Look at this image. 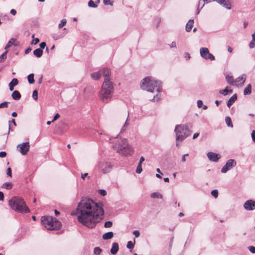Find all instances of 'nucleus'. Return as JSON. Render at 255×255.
<instances>
[{"label": "nucleus", "instance_id": "nucleus-21", "mask_svg": "<svg viewBox=\"0 0 255 255\" xmlns=\"http://www.w3.org/2000/svg\"><path fill=\"white\" fill-rule=\"evenodd\" d=\"M114 237V233L113 232H109L103 235V239L105 240H107L112 239Z\"/></svg>", "mask_w": 255, "mask_h": 255}, {"label": "nucleus", "instance_id": "nucleus-45", "mask_svg": "<svg viewBox=\"0 0 255 255\" xmlns=\"http://www.w3.org/2000/svg\"><path fill=\"white\" fill-rule=\"evenodd\" d=\"M103 2L105 5H113V2L111 0H104Z\"/></svg>", "mask_w": 255, "mask_h": 255}, {"label": "nucleus", "instance_id": "nucleus-29", "mask_svg": "<svg viewBox=\"0 0 255 255\" xmlns=\"http://www.w3.org/2000/svg\"><path fill=\"white\" fill-rule=\"evenodd\" d=\"M15 41H16L15 39L11 38L10 40H9V41L8 42V43H7L6 46H5L4 49H7L9 48L10 47H11L13 44L14 42H15Z\"/></svg>", "mask_w": 255, "mask_h": 255}, {"label": "nucleus", "instance_id": "nucleus-8", "mask_svg": "<svg viewBox=\"0 0 255 255\" xmlns=\"http://www.w3.org/2000/svg\"><path fill=\"white\" fill-rule=\"evenodd\" d=\"M98 171L103 174L110 172L113 167V164L108 161H103L100 162L98 165Z\"/></svg>", "mask_w": 255, "mask_h": 255}, {"label": "nucleus", "instance_id": "nucleus-20", "mask_svg": "<svg viewBox=\"0 0 255 255\" xmlns=\"http://www.w3.org/2000/svg\"><path fill=\"white\" fill-rule=\"evenodd\" d=\"M11 97L14 100H18L21 98V95L18 91L15 90L12 93Z\"/></svg>", "mask_w": 255, "mask_h": 255}, {"label": "nucleus", "instance_id": "nucleus-6", "mask_svg": "<svg viewBox=\"0 0 255 255\" xmlns=\"http://www.w3.org/2000/svg\"><path fill=\"white\" fill-rule=\"evenodd\" d=\"M176 134V140L183 141L186 137L191 134V131L189 129V127L187 125H176L174 129Z\"/></svg>", "mask_w": 255, "mask_h": 255}, {"label": "nucleus", "instance_id": "nucleus-43", "mask_svg": "<svg viewBox=\"0 0 255 255\" xmlns=\"http://www.w3.org/2000/svg\"><path fill=\"white\" fill-rule=\"evenodd\" d=\"M134 247V245L131 241H129L128 242L127 245V248L128 249H132Z\"/></svg>", "mask_w": 255, "mask_h": 255}, {"label": "nucleus", "instance_id": "nucleus-1", "mask_svg": "<svg viewBox=\"0 0 255 255\" xmlns=\"http://www.w3.org/2000/svg\"><path fill=\"white\" fill-rule=\"evenodd\" d=\"M79 222L87 228L95 227L104 218L102 204L96 203L89 198H82L76 209Z\"/></svg>", "mask_w": 255, "mask_h": 255}, {"label": "nucleus", "instance_id": "nucleus-25", "mask_svg": "<svg viewBox=\"0 0 255 255\" xmlns=\"http://www.w3.org/2000/svg\"><path fill=\"white\" fill-rule=\"evenodd\" d=\"M252 93V85L249 84L247 85V87L244 89V95H250Z\"/></svg>", "mask_w": 255, "mask_h": 255}, {"label": "nucleus", "instance_id": "nucleus-64", "mask_svg": "<svg viewBox=\"0 0 255 255\" xmlns=\"http://www.w3.org/2000/svg\"><path fill=\"white\" fill-rule=\"evenodd\" d=\"M88 174L87 173H85L84 174H82L81 178L82 179L84 180L85 178L88 176Z\"/></svg>", "mask_w": 255, "mask_h": 255}, {"label": "nucleus", "instance_id": "nucleus-63", "mask_svg": "<svg viewBox=\"0 0 255 255\" xmlns=\"http://www.w3.org/2000/svg\"><path fill=\"white\" fill-rule=\"evenodd\" d=\"M4 198V195L3 193L0 191V201H3Z\"/></svg>", "mask_w": 255, "mask_h": 255}, {"label": "nucleus", "instance_id": "nucleus-2", "mask_svg": "<svg viewBox=\"0 0 255 255\" xmlns=\"http://www.w3.org/2000/svg\"><path fill=\"white\" fill-rule=\"evenodd\" d=\"M140 87L143 90L155 93L152 101L158 102L159 100V93L162 90V83L160 80H156L151 77H146L141 81Z\"/></svg>", "mask_w": 255, "mask_h": 255}, {"label": "nucleus", "instance_id": "nucleus-24", "mask_svg": "<svg viewBox=\"0 0 255 255\" xmlns=\"http://www.w3.org/2000/svg\"><path fill=\"white\" fill-rule=\"evenodd\" d=\"M226 79L227 81V82L230 84V85H234V82L235 80H234L233 77L230 74H228L226 76Z\"/></svg>", "mask_w": 255, "mask_h": 255}, {"label": "nucleus", "instance_id": "nucleus-37", "mask_svg": "<svg viewBox=\"0 0 255 255\" xmlns=\"http://www.w3.org/2000/svg\"><path fill=\"white\" fill-rule=\"evenodd\" d=\"M67 20L66 19H62L59 24H58V28H61L66 23Z\"/></svg>", "mask_w": 255, "mask_h": 255}, {"label": "nucleus", "instance_id": "nucleus-46", "mask_svg": "<svg viewBox=\"0 0 255 255\" xmlns=\"http://www.w3.org/2000/svg\"><path fill=\"white\" fill-rule=\"evenodd\" d=\"M99 193L101 195L103 196L106 195V194H107V192L104 189L99 190Z\"/></svg>", "mask_w": 255, "mask_h": 255}, {"label": "nucleus", "instance_id": "nucleus-26", "mask_svg": "<svg viewBox=\"0 0 255 255\" xmlns=\"http://www.w3.org/2000/svg\"><path fill=\"white\" fill-rule=\"evenodd\" d=\"M150 197L152 198L162 199L163 196L158 192H153L151 194Z\"/></svg>", "mask_w": 255, "mask_h": 255}, {"label": "nucleus", "instance_id": "nucleus-15", "mask_svg": "<svg viewBox=\"0 0 255 255\" xmlns=\"http://www.w3.org/2000/svg\"><path fill=\"white\" fill-rule=\"evenodd\" d=\"M246 81V78L243 76H240L235 80L234 83L237 86H242Z\"/></svg>", "mask_w": 255, "mask_h": 255}, {"label": "nucleus", "instance_id": "nucleus-13", "mask_svg": "<svg viewBox=\"0 0 255 255\" xmlns=\"http://www.w3.org/2000/svg\"><path fill=\"white\" fill-rule=\"evenodd\" d=\"M245 209L248 211L255 209V201L252 200H247L244 205Z\"/></svg>", "mask_w": 255, "mask_h": 255}, {"label": "nucleus", "instance_id": "nucleus-18", "mask_svg": "<svg viewBox=\"0 0 255 255\" xmlns=\"http://www.w3.org/2000/svg\"><path fill=\"white\" fill-rule=\"evenodd\" d=\"M237 96L235 94L233 95L229 99V100L227 101V106L229 108H230L233 105V104L237 100Z\"/></svg>", "mask_w": 255, "mask_h": 255}, {"label": "nucleus", "instance_id": "nucleus-49", "mask_svg": "<svg viewBox=\"0 0 255 255\" xmlns=\"http://www.w3.org/2000/svg\"><path fill=\"white\" fill-rule=\"evenodd\" d=\"M39 42V39L38 38H36L32 40L31 42V44L35 45L37 44Z\"/></svg>", "mask_w": 255, "mask_h": 255}, {"label": "nucleus", "instance_id": "nucleus-31", "mask_svg": "<svg viewBox=\"0 0 255 255\" xmlns=\"http://www.w3.org/2000/svg\"><path fill=\"white\" fill-rule=\"evenodd\" d=\"M7 53V51L6 50L0 55V62H3L6 59Z\"/></svg>", "mask_w": 255, "mask_h": 255}, {"label": "nucleus", "instance_id": "nucleus-19", "mask_svg": "<svg viewBox=\"0 0 255 255\" xmlns=\"http://www.w3.org/2000/svg\"><path fill=\"white\" fill-rule=\"evenodd\" d=\"M194 24V20L193 19H189L188 22L186 23V30L187 32H189L191 30L192 28L193 27Z\"/></svg>", "mask_w": 255, "mask_h": 255}, {"label": "nucleus", "instance_id": "nucleus-23", "mask_svg": "<svg viewBox=\"0 0 255 255\" xmlns=\"http://www.w3.org/2000/svg\"><path fill=\"white\" fill-rule=\"evenodd\" d=\"M101 76V74L100 71L97 72L93 73L91 74V77L92 79L95 80H98Z\"/></svg>", "mask_w": 255, "mask_h": 255}, {"label": "nucleus", "instance_id": "nucleus-7", "mask_svg": "<svg viewBox=\"0 0 255 255\" xmlns=\"http://www.w3.org/2000/svg\"><path fill=\"white\" fill-rule=\"evenodd\" d=\"M41 223L47 230H56L60 229L61 224L56 218L51 216L42 217L41 218Z\"/></svg>", "mask_w": 255, "mask_h": 255}, {"label": "nucleus", "instance_id": "nucleus-36", "mask_svg": "<svg viewBox=\"0 0 255 255\" xmlns=\"http://www.w3.org/2000/svg\"><path fill=\"white\" fill-rule=\"evenodd\" d=\"M88 5L89 7H91L95 8V7H97L98 6V5L96 3H95L94 1L92 0H90L89 1Z\"/></svg>", "mask_w": 255, "mask_h": 255}, {"label": "nucleus", "instance_id": "nucleus-55", "mask_svg": "<svg viewBox=\"0 0 255 255\" xmlns=\"http://www.w3.org/2000/svg\"><path fill=\"white\" fill-rule=\"evenodd\" d=\"M6 155V153L5 151H0V157L3 158L5 157Z\"/></svg>", "mask_w": 255, "mask_h": 255}, {"label": "nucleus", "instance_id": "nucleus-39", "mask_svg": "<svg viewBox=\"0 0 255 255\" xmlns=\"http://www.w3.org/2000/svg\"><path fill=\"white\" fill-rule=\"evenodd\" d=\"M142 171L141 164H138L136 169V172L138 174H140Z\"/></svg>", "mask_w": 255, "mask_h": 255}, {"label": "nucleus", "instance_id": "nucleus-16", "mask_svg": "<svg viewBox=\"0 0 255 255\" xmlns=\"http://www.w3.org/2000/svg\"><path fill=\"white\" fill-rule=\"evenodd\" d=\"M217 2L228 9L231 8V4L229 0H217Z\"/></svg>", "mask_w": 255, "mask_h": 255}, {"label": "nucleus", "instance_id": "nucleus-42", "mask_svg": "<svg viewBox=\"0 0 255 255\" xmlns=\"http://www.w3.org/2000/svg\"><path fill=\"white\" fill-rule=\"evenodd\" d=\"M211 195L215 198H217L218 196V191L217 190L215 189L212 191Z\"/></svg>", "mask_w": 255, "mask_h": 255}, {"label": "nucleus", "instance_id": "nucleus-47", "mask_svg": "<svg viewBox=\"0 0 255 255\" xmlns=\"http://www.w3.org/2000/svg\"><path fill=\"white\" fill-rule=\"evenodd\" d=\"M248 248L252 253L255 254V247L249 246Z\"/></svg>", "mask_w": 255, "mask_h": 255}, {"label": "nucleus", "instance_id": "nucleus-41", "mask_svg": "<svg viewBox=\"0 0 255 255\" xmlns=\"http://www.w3.org/2000/svg\"><path fill=\"white\" fill-rule=\"evenodd\" d=\"M113 223L111 221H107L104 224V227L105 228H110L112 226Z\"/></svg>", "mask_w": 255, "mask_h": 255}, {"label": "nucleus", "instance_id": "nucleus-34", "mask_svg": "<svg viewBox=\"0 0 255 255\" xmlns=\"http://www.w3.org/2000/svg\"><path fill=\"white\" fill-rule=\"evenodd\" d=\"M128 125H129V123L128 122V119H127V121L125 123L124 125H123V126L121 129V132H124V131H125L126 130V129L127 128V127Z\"/></svg>", "mask_w": 255, "mask_h": 255}, {"label": "nucleus", "instance_id": "nucleus-11", "mask_svg": "<svg viewBox=\"0 0 255 255\" xmlns=\"http://www.w3.org/2000/svg\"><path fill=\"white\" fill-rule=\"evenodd\" d=\"M17 147L19 148V152L22 155H26L29 150L30 144L29 142H23L17 145Z\"/></svg>", "mask_w": 255, "mask_h": 255}, {"label": "nucleus", "instance_id": "nucleus-33", "mask_svg": "<svg viewBox=\"0 0 255 255\" xmlns=\"http://www.w3.org/2000/svg\"><path fill=\"white\" fill-rule=\"evenodd\" d=\"M18 83V81L17 79L13 78L11 81L9 83V84L13 87L17 85Z\"/></svg>", "mask_w": 255, "mask_h": 255}, {"label": "nucleus", "instance_id": "nucleus-52", "mask_svg": "<svg viewBox=\"0 0 255 255\" xmlns=\"http://www.w3.org/2000/svg\"><path fill=\"white\" fill-rule=\"evenodd\" d=\"M251 136L252 140L254 142H255V130H253L251 133Z\"/></svg>", "mask_w": 255, "mask_h": 255}, {"label": "nucleus", "instance_id": "nucleus-14", "mask_svg": "<svg viewBox=\"0 0 255 255\" xmlns=\"http://www.w3.org/2000/svg\"><path fill=\"white\" fill-rule=\"evenodd\" d=\"M209 159L212 161L217 162L221 158L220 155L212 152H209L207 154Z\"/></svg>", "mask_w": 255, "mask_h": 255}, {"label": "nucleus", "instance_id": "nucleus-56", "mask_svg": "<svg viewBox=\"0 0 255 255\" xmlns=\"http://www.w3.org/2000/svg\"><path fill=\"white\" fill-rule=\"evenodd\" d=\"M60 117V115L58 113H57L54 117L53 119L52 122H54L56 120H57Z\"/></svg>", "mask_w": 255, "mask_h": 255}, {"label": "nucleus", "instance_id": "nucleus-53", "mask_svg": "<svg viewBox=\"0 0 255 255\" xmlns=\"http://www.w3.org/2000/svg\"><path fill=\"white\" fill-rule=\"evenodd\" d=\"M6 174L8 176H10V177L11 176V169L10 167H8L7 169Z\"/></svg>", "mask_w": 255, "mask_h": 255}, {"label": "nucleus", "instance_id": "nucleus-3", "mask_svg": "<svg viewBox=\"0 0 255 255\" xmlns=\"http://www.w3.org/2000/svg\"><path fill=\"white\" fill-rule=\"evenodd\" d=\"M111 142L114 143L113 148L120 154L122 155H131L133 152L132 148L129 145L126 138H110Z\"/></svg>", "mask_w": 255, "mask_h": 255}, {"label": "nucleus", "instance_id": "nucleus-38", "mask_svg": "<svg viewBox=\"0 0 255 255\" xmlns=\"http://www.w3.org/2000/svg\"><path fill=\"white\" fill-rule=\"evenodd\" d=\"M249 47L250 48H253L255 47V37L252 38V40L249 44Z\"/></svg>", "mask_w": 255, "mask_h": 255}, {"label": "nucleus", "instance_id": "nucleus-54", "mask_svg": "<svg viewBox=\"0 0 255 255\" xmlns=\"http://www.w3.org/2000/svg\"><path fill=\"white\" fill-rule=\"evenodd\" d=\"M133 234L135 236V237L136 238H137V237H138L139 236L140 233H139V232L138 231L135 230V231H133Z\"/></svg>", "mask_w": 255, "mask_h": 255}, {"label": "nucleus", "instance_id": "nucleus-48", "mask_svg": "<svg viewBox=\"0 0 255 255\" xmlns=\"http://www.w3.org/2000/svg\"><path fill=\"white\" fill-rule=\"evenodd\" d=\"M11 123L13 124L14 126H16L15 122V120L14 119H12L11 121H9V127H8V128H9V130L11 129V127H10V124Z\"/></svg>", "mask_w": 255, "mask_h": 255}, {"label": "nucleus", "instance_id": "nucleus-60", "mask_svg": "<svg viewBox=\"0 0 255 255\" xmlns=\"http://www.w3.org/2000/svg\"><path fill=\"white\" fill-rule=\"evenodd\" d=\"M188 155H189V154H188V153H187V154H184V155H183L182 156V159H181V160H182V162H185V161H186L185 156H188Z\"/></svg>", "mask_w": 255, "mask_h": 255}, {"label": "nucleus", "instance_id": "nucleus-57", "mask_svg": "<svg viewBox=\"0 0 255 255\" xmlns=\"http://www.w3.org/2000/svg\"><path fill=\"white\" fill-rule=\"evenodd\" d=\"M184 57L187 60H189L190 58V55L189 53L185 52L184 54Z\"/></svg>", "mask_w": 255, "mask_h": 255}, {"label": "nucleus", "instance_id": "nucleus-35", "mask_svg": "<svg viewBox=\"0 0 255 255\" xmlns=\"http://www.w3.org/2000/svg\"><path fill=\"white\" fill-rule=\"evenodd\" d=\"M102 252V250L99 247H96L94 249V253L96 255H99Z\"/></svg>", "mask_w": 255, "mask_h": 255}, {"label": "nucleus", "instance_id": "nucleus-5", "mask_svg": "<svg viewBox=\"0 0 255 255\" xmlns=\"http://www.w3.org/2000/svg\"><path fill=\"white\" fill-rule=\"evenodd\" d=\"M9 205L14 210L20 213H29L30 210L23 200L18 197H13L9 200Z\"/></svg>", "mask_w": 255, "mask_h": 255}, {"label": "nucleus", "instance_id": "nucleus-58", "mask_svg": "<svg viewBox=\"0 0 255 255\" xmlns=\"http://www.w3.org/2000/svg\"><path fill=\"white\" fill-rule=\"evenodd\" d=\"M170 48H176V43L175 42L173 41L170 45Z\"/></svg>", "mask_w": 255, "mask_h": 255}, {"label": "nucleus", "instance_id": "nucleus-30", "mask_svg": "<svg viewBox=\"0 0 255 255\" xmlns=\"http://www.w3.org/2000/svg\"><path fill=\"white\" fill-rule=\"evenodd\" d=\"M225 122L227 125L229 127L232 128L233 125L232 124V120L229 117H227L225 118Z\"/></svg>", "mask_w": 255, "mask_h": 255}, {"label": "nucleus", "instance_id": "nucleus-27", "mask_svg": "<svg viewBox=\"0 0 255 255\" xmlns=\"http://www.w3.org/2000/svg\"><path fill=\"white\" fill-rule=\"evenodd\" d=\"M34 75L33 73L30 74L27 76V80H28V83L30 84H33L34 83L35 81H34Z\"/></svg>", "mask_w": 255, "mask_h": 255}, {"label": "nucleus", "instance_id": "nucleus-44", "mask_svg": "<svg viewBox=\"0 0 255 255\" xmlns=\"http://www.w3.org/2000/svg\"><path fill=\"white\" fill-rule=\"evenodd\" d=\"M8 102H3L0 104V108H7L8 107Z\"/></svg>", "mask_w": 255, "mask_h": 255}, {"label": "nucleus", "instance_id": "nucleus-10", "mask_svg": "<svg viewBox=\"0 0 255 255\" xmlns=\"http://www.w3.org/2000/svg\"><path fill=\"white\" fill-rule=\"evenodd\" d=\"M236 165V161L234 159H230L226 162L225 165L222 168L221 171L223 173H225L231 168L235 166Z\"/></svg>", "mask_w": 255, "mask_h": 255}, {"label": "nucleus", "instance_id": "nucleus-22", "mask_svg": "<svg viewBox=\"0 0 255 255\" xmlns=\"http://www.w3.org/2000/svg\"><path fill=\"white\" fill-rule=\"evenodd\" d=\"M43 54V50L40 48H37L34 50L33 54L38 58L41 57Z\"/></svg>", "mask_w": 255, "mask_h": 255}, {"label": "nucleus", "instance_id": "nucleus-59", "mask_svg": "<svg viewBox=\"0 0 255 255\" xmlns=\"http://www.w3.org/2000/svg\"><path fill=\"white\" fill-rule=\"evenodd\" d=\"M32 49L30 48V47H28L27 48H26L25 50V53L26 54H28L31 51Z\"/></svg>", "mask_w": 255, "mask_h": 255}, {"label": "nucleus", "instance_id": "nucleus-9", "mask_svg": "<svg viewBox=\"0 0 255 255\" xmlns=\"http://www.w3.org/2000/svg\"><path fill=\"white\" fill-rule=\"evenodd\" d=\"M200 54L201 56L206 60H210L213 61L215 59V56L210 53L208 48L206 47H202L200 49Z\"/></svg>", "mask_w": 255, "mask_h": 255}, {"label": "nucleus", "instance_id": "nucleus-51", "mask_svg": "<svg viewBox=\"0 0 255 255\" xmlns=\"http://www.w3.org/2000/svg\"><path fill=\"white\" fill-rule=\"evenodd\" d=\"M197 107L199 108H201L203 105V102L200 100L197 101Z\"/></svg>", "mask_w": 255, "mask_h": 255}, {"label": "nucleus", "instance_id": "nucleus-4", "mask_svg": "<svg viewBox=\"0 0 255 255\" xmlns=\"http://www.w3.org/2000/svg\"><path fill=\"white\" fill-rule=\"evenodd\" d=\"M114 91L115 87L112 81L103 82L99 91V97L100 99L104 103H109L112 100Z\"/></svg>", "mask_w": 255, "mask_h": 255}, {"label": "nucleus", "instance_id": "nucleus-50", "mask_svg": "<svg viewBox=\"0 0 255 255\" xmlns=\"http://www.w3.org/2000/svg\"><path fill=\"white\" fill-rule=\"evenodd\" d=\"M40 48L42 50L44 49L46 46V44L44 42H41L39 44Z\"/></svg>", "mask_w": 255, "mask_h": 255}, {"label": "nucleus", "instance_id": "nucleus-62", "mask_svg": "<svg viewBox=\"0 0 255 255\" xmlns=\"http://www.w3.org/2000/svg\"><path fill=\"white\" fill-rule=\"evenodd\" d=\"M144 160H145V159H144V157H143V156L140 157L138 164H142V163L144 161Z\"/></svg>", "mask_w": 255, "mask_h": 255}, {"label": "nucleus", "instance_id": "nucleus-61", "mask_svg": "<svg viewBox=\"0 0 255 255\" xmlns=\"http://www.w3.org/2000/svg\"><path fill=\"white\" fill-rule=\"evenodd\" d=\"M10 13L13 15H15L16 13V11L14 9H12L10 11Z\"/></svg>", "mask_w": 255, "mask_h": 255}, {"label": "nucleus", "instance_id": "nucleus-32", "mask_svg": "<svg viewBox=\"0 0 255 255\" xmlns=\"http://www.w3.org/2000/svg\"><path fill=\"white\" fill-rule=\"evenodd\" d=\"M232 90H228L227 89V88H226V89H225L224 90L220 91V93L221 94L224 95H226L228 94V93H232Z\"/></svg>", "mask_w": 255, "mask_h": 255}, {"label": "nucleus", "instance_id": "nucleus-40", "mask_svg": "<svg viewBox=\"0 0 255 255\" xmlns=\"http://www.w3.org/2000/svg\"><path fill=\"white\" fill-rule=\"evenodd\" d=\"M32 98L34 100H37L38 99V92L37 90H34L32 93Z\"/></svg>", "mask_w": 255, "mask_h": 255}, {"label": "nucleus", "instance_id": "nucleus-12", "mask_svg": "<svg viewBox=\"0 0 255 255\" xmlns=\"http://www.w3.org/2000/svg\"><path fill=\"white\" fill-rule=\"evenodd\" d=\"M101 72V76H103L104 77V82L111 81L110 80V76L111 75V71L109 69L107 68H104L100 70Z\"/></svg>", "mask_w": 255, "mask_h": 255}, {"label": "nucleus", "instance_id": "nucleus-28", "mask_svg": "<svg viewBox=\"0 0 255 255\" xmlns=\"http://www.w3.org/2000/svg\"><path fill=\"white\" fill-rule=\"evenodd\" d=\"M12 187V184L11 182H5L2 185V187L6 189H10Z\"/></svg>", "mask_w": 255, "mask_h": 255}, {"label": "nucleus", "instance_id": "nucleus-17", "mask_svg": "<svg viewBox=\"0 0 255 255\" xmlns=\"http://www.w3.org/2000/svg\"><path fill=\"white\" fill-rule=\"evenodd\" d=\"M119 247L117 243L112 244V247L110 250L111 253L113 255H116L119 251Z\"/></svg>", "mask_w": 255, "mask_h": 255}]
</instances>
